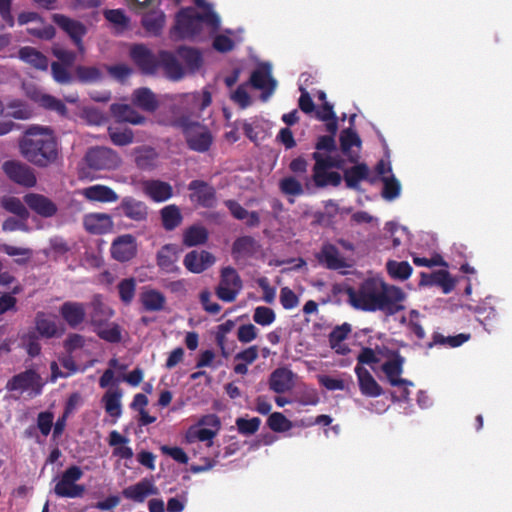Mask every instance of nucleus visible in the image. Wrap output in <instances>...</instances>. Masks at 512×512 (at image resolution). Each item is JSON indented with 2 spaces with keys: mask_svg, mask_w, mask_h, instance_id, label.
<instances>
[{
  "mask_svg": "<svg viewBox=\"0 0 512 512\" xmlns=\"http://www.w3.org/2000/svg\"><path fill=\"white\" fill-rule=\"evenodd\" d=\"M419 286H439L445 294L455 287V281L447 270H438L432 273L421 272Z\"/></svg>",
  "mask_w": 512,
  "mask_h": 512,
  "instance_id": "nucleus-25",
  "label": "nucleus"
},
{
  "mask_svg": "<svg viewBox=\"0 0 512 512\" xmlns=\"http://www.w3.org/2000/svg\"><path fill=\"white\" fill-rule=\"evenodd\" d=\"M23 200L30 210L43 218H51L58 212L56 203L43 194L27 193Z\"/></svg>",
  "mask_w": 512,
  "mask_h": 512,
  "instance_id": "nucleus-16",
  "label": "nucleus"
},
{
  "mask_svg": "<svg viewBox=\"0 0 512 512\" xmlns=\"http://www.w3.org/2000/svg\"><path fill=\"white\" fill-rule=\"evenodd\" d=\"M204 26L209 27L211 32L218 31L219 16L210 8L204 13H199L193 7H186L176 14L172 34L178 39L194 41L202 37Z\"/></svg>",
  "mask_w": 512,
  "mask_h": 512,
  "instance_id": "nucleus-3",
  "label": "nucleus"
},
{
  "mask_svg": "<svg viewBox=\"0 0 512 512\" xmlns=\"http://www.w3.org/2000/svg\"><path fill=\"white\" fill-rule=\"evenodd\" d=\"M347 296L352 307L365 312L381 311L393 316L405 309L404 291L378 278L365 279L357 289L348 288Z\"/></svg>",
  "mask_w": 512,
  "mask_h": 512,
  "instance_id": "nucleus-1",
  "label": "nucleus"
},
{
  "mask_svg": "<svg viewBox=\"0 0 512 512\" xmlns=\"http://www.w3.org/2000/svg\"><path fill=\"white\" fill-rule=\"evenodd\" d=\"M22 346L27 354L31 357H37L41 353V345L39 343V335L34 330H29L21 336Z\"/></svg>",
  "mask_w": 512,
  "mask_h": 512,
  "instance_id": "nucleus-49",
  "label": "nucleus"
},
{
  "mask_svg": "<svg viewBox=\"0 0 512 512\" xmlns=\"http://www.w3.org/2000/svg\"><path fill=\"white\" fill-rule=\"evenodd\" d=\"M2 169L12 182L23 187L31 188L37 183L34 170L26 163L18 160H8L2 164Z\"/></svg>",
  "mask_w": 512,
  "mask_h": 512,
  "instance_id": "nucleus-8",
  "label": "nucleus"
},
{
  "mask_svg": "<svg viewBox=\"0 0 512 512\" xmlns=\"http://www.w3.org/2000/svg\"><path fill=\"white\" fill-rule=\"evenodd\" d=\"M22 157L38 168H48L56 164L60 157V147L50 128L31 126L19 141Z\"/></svg>",
  "mask_w": 512,
  "mask_h": 512,
  "instance_id": "nucleus-2",
  "label": "nucleus"
},
{
  "mask_svg": "<svg viewBox=\"0 0 512 512\" xmlns=\"http://www.w3.org/2000/svg\"><path fill=\"white\" fill-rule=\"evenodd\" d=\"M312 158L315 161L313 172H316V177L320 178V172L330 168L343 169L345 160L339 156H323L320 152L312 153Z\"/></svg>",
  "mask_w": 512,
  "mask_h": 512,
  "instance_id": "nucleus-36",
  "label": "nucleus"
},
{
  "mask_svg": "<svg viewBox=\"0 0 512 512\" xmlns=\"http://www.w3.org/2000/svg\"><path fill=\"white\" fill-rule=\"evenodd\" d=\"M126 441L127 440H126L125 436L121 435L116 430H113L109 434V445L115 447L113 450V455L128 459V446L117 447L120 444H125Z\"/></svg>",
  "mask_w": 512,
  "mask_h": 512,
  "instance_id": "nucleus-55",
  "label": "nucleus"
},
{
  "mask_svg": "<svg viewBox=\"0 0 512 512\" xmlns=\"http://www.w3.org/2000/svg\"><path fill=\"white\" fill-rule=\"evenodd\" d=\"M144 193L154 202H164L173 196V188L168 182L146 180L142 183Z\"/></svg>",
  "mask_w": 512,
  "mask_h": 512,
  "instance_id": "nucleus-27",
  "label": "nucleus"
},
{
  "mask_svg": "<svg viewBox=\"0 0 512 512\" xmlns=\"http://www.w3.org/2000/svg\"><path fill=\"white\" fill-rule=\"evenodd\" d=\"M90 318L93 325H102L112 316V310L103 302L100 294L93 296L90 302Z\"/></svg>",
  "mask_w": 512,
  "mask_h": 512,
  "instance_id": "nucleus-31",
  "label": "nucleus"
},
{
  "mask_svg": "<svg viewBox=\"0 0 512 512\" xmlns=\"http://www.w3.org/2000/svg\"><path fill=\"white\" fill-rule=\"evenodd\" d=\"M208 230L201 225H192L183 233V244L186 247H194L207 242Z\"/></svg>",
  "mask_w": 512,
  "mask_h": 512,
  "instance_id": "nucleus-41",
  "label": "nucleus"
},
{
  "mask_svg": "<svg viewBox=\"0 0 512 512\" xmlns=\"http://www.w3.org/2000/svg\"><path fill=\"white\" fill-rule=\"evenodd\" d=\"M249 83L253 88L262 91L261 98L264 101L274 93L277 86V81L271 75V66L267 63L251 73Z\"/></svg>",
  "mask_w": 512,
  "mask_h": 512,
  "instance_id": "nucleus-12",
  "label": "nucleus"
},
{
  "mask_svg": "<svg viewBox=\"0 0 512 512\" xmlns=\"http://www.w3.org/2000/svg\"><path fill=\"white\" fill-rule=\"evenodd\" d=\"M83 227L90 234L102 235L112 230L113 221L106 213H88L83 217Z\"/></svg>",
  "mask_w": 512,
  "mask_h": 512,
  "instance_id": "nucleus-23",
  "label": "nucleus"
},
{
  "mask_svg": "<svg viewBox=\"0 0 512 512\" xmlns=\"http://www.w3.org/2000/svg\"><path fill=\"white\" fill-rule=\"evenodd\" d=\"M177 127L182 130L186 144L192 151L207 152L213 142L211 132L199 122L191 121L188 117H181L176 121Z\"/></svg>",
  "mask_w": 512,
  "mask_h": 512,
  "instance_id": "nucleus-4",
  "label": "nucleus"
},
{
  "mask_svg": "<svg viewBox=\"0 0 512 512\" xmlns=\"http://www.w3.org/2000/svg\"><path fill=\"white\" fill-rule=\"evenodd\" d=\"M404 363L405 358L398 351H395L392 353L391 358L382 364L381 369L391 386L413 385L411 381L401 378Z\"/></svg>",
  "mask_w": 512,
  "mask_h": 512,
  "instance_id": "nucleus-14",
  "label": "nucleus"
},
{
  "mask_svg": "<svg viewBox=\"0 0 512 512\" xmlns=\"http://www.w3.org/2000/svg\"><path fill=\"white\" fill-rule=\"evenodd\" d=\"M18 56L36 69L47 70L48 68V58L33 47L26 46L20 48Z\"/></svg>",
  "mask_w": 512,
  "mask_h": 512,
  "instance_id": "nucleus-37",
  "label": "nucleus"
},
{
  "mask_svg": "<svg viewBox=\"0 0 512 512\" xmlns=\"http://www.w3.org/2000/svg\"><path fill=\"white\" fill-rule=\"evenodd\" d=\"M81 194L92 202L110 203L118 199L117 194L111 188L100 184L82 189Z\"/></svg>",
  "mask_w": 512,
  "mask_h": 512,
  "instance_id": "nucleus-29",
  "label": "nucleus"
},
{
  "mask_svg": "<svg viewBox=\"0 0 512 512\" xmlns=\"http://www.w3.org/2000/svg\"><path fill=\"white\" fill-rule=\"evenodd\" d=\"M44 383L40 374L34 369H26L12 376L6 383V390L13 392L31 391L34 396L42 393Z\"/></svg>",
  "mask_w": 512,
  "mask_h": 512,
  "instance_id": "nucleus-7",
  "label": "nucleus"
},
{
  "mask_svg": "<svg viewBox=\"0 0 512 512\" xmlns=\"http://www.w3.org/2000/svg\"><path fill=\"white\" fill-rule=\"evenodd\" d=\"M315 257L320 265L329 270H340L350 267L346 259L340 254L338 248L329 242L322 245Z\"/></svg>",
  "mask_w": 512,
  "mask_h": 512,
  "instance_id": "nucleus-15",
  "label": "nucleus"
},
{
  "mask_svg": "<svg viewBox=\"0 0 512 512\" xmlns=\"http://www.w3.org/2000/svg\"><path fill=\"white\" fill-rule=\"evenodd\" d=\"M51 72L54 80L59 84H70L73 82V76L67 70L65 65L59 62H53L51 64Z\"/></svg>",
  "mask_w": 512,
  "mask_h": 512,
  "instance_id": "nucleus-58",
  "label": "nucleus"
},
{
  "mask_svg": "<svg viewBox=\"0 0 512 512\" xmlns=\"http://www.w3.org/2000/svg\"><path fill=\"white\" fill-rule=\"evenodd\" d=\"M280 303L284 309H293L298 303V296L289 287H283L280 291Z\"/></svg>",
  "mask_w": 512,
  "mask_h": 512,
  "instance_id": "nucleus-62",
  "label": "nucleus"
},
{
  "mask_svg": "<svg viewBox=\"0 0 512 512\" xmlns=\"http://www.w3.org/2000/svg\"><path fill=\"white\" fill-rule=\"evenodd\" d=\"M158 493L157 487L154 486L151 480L144 479L141 482L130 487V499L142 502L149 495H156Z\"/></svg>",
  "mask_w": 512,
  "mask_h": 512,
  "instance_id": "nucleus-46",
  "label": "nucleus"
},
{
  "mask_svg": "<svg viewBox=\"0 0 512 512\" xmlns=\"http://www.w3.org/2000/svg\"><path fill=\"white\" fill-rule=\"evenodd\" d=\"M160 218L162 226L166 231L175 230L183 221L181 210L175 204L163 207L160 210Z\"/></svg>",
  "mask_w": 512,
  "mask_h": 512,
  "instance_id": "nucleus-32",
  "label": "nucleus"
},
{
  "mask_svg": "<svg viewBox=\"0 0 512 512\" xmlns=\"http://www.w3.org/2000/svg\"><path fill=\"white\" fill-rule=\"evenodd\" d=\"M83 476L82 469L77 465L68 467L55 484L54 493L61 498H80L85 493V486L77 484Z\"/></svg>",
  "mask_w": 512,
  "mask_h": 512,
  "instance_id": "nucleus-5",
  "label": "nucleus"
},
{
  "mask_svg": "<svg viewBox=\"0 0 512 512\" xmlns=\"http://www.w3.org/2000/svg\"><path fill=\"white\" fill-rule=\"evenodd\" d=\"M212 294L209 290H202L199 294V300L203 309L209 314L216 315L220 312L221 306L211 301Z\"/></svg>",
  "mask_w": 512,
  "mask_h": 512,
  "instance_id": "nucleus-61",
  "label": "nucleus"
},
{
  "mask_svg": "<svg viewBox=\"0 0 512 512\" xmlns=\"http://www.w3.org/2000/svg\"><path fill=\"white\" fill-rule=\"evenodd\" d=\"M354 370L358 378L359 389L363 395L367 397H378L383 394L382 387L366 368L356 365Z\"/></svg>",
  "mask_w": 512,
  "mask_h": 512,
  "instance_id": "nucleus-26",
  "label": "nucleus"
},
{
  "mask_svg": "<svg viewBox=\"0 0 512 512\" xmlns=\"http://www.w3.org/2000/svg\"><path fill=\"white\" fill-rule=\"evenodd\" d=\"M383 182L382 197L386 200H394L400 195L401 185L395 176L381 177Z\"/></svg>",
  "mask_w": 512,
  "mask_h": 512,
  "instance_id": "nucleus-51",
  "label": "nucleus"
},
{
  "mask_svg": "<svg viewBox=\"0 0 512 512\" xmlns=\"http://www.w3.org/2000/svg\"><path fill=\"white\" fill-rule=\"evenodd\" d=\"M242 287L240 275L236 269L228 266L221 270L220 281L215 289V293L220 300L231 303L236 300Z\"/></svg>",
  "mask_w": 512,
  "mask_h": 512,
  "instance_id": "nucleus-6",
  "label": "nucleus"
},
{
  "mask_svg": "<svg viewBox=\"0 0 512 512\" xmlns=\"http://www.w3.org/2000/svg\"><path fill=\"white\" fill-rule=\"evenodd\" d=\"M267 425L274 432H285L292 426L291 422L280 412L271 413L267 419Z\"/></svg>",
  "mask_w": 512,
  "mask_h": 512,
  "instance_id": "nucleus-54",
  "label": "nucleus"
},
{
  "mask_svg": "<svg viewBox=\"0 0 512 512\" xmlns=\"http://www.w3.org/2000/svg\"><path fill=\"white\" fill-rule=\"evenodd\" d=\"M268 385L277 394L286 393L295 385V374L287 367L276 368L269 376Z\"/></svg>",
  "mask_w": 512,
  "mask_h": 512,
  "instance_id": "nucleus-20",
  "label": "nucleus"
},
{
  "mask_svg": "<svg viewBox=\"0 0 512 512\" xmlns=\"http://www.w3.org/2000/svg\"><path fill=\"white\" fill-rule=\"evenodd\" d=\"M122 393L118 388H110L103 396L105 410L110 416H119L121 413V399Z\"/></svg>",
  "mask_w": 512,
  "mask_h": 512,
  "instance_id": "nucleus-47",
  "label": "nucleus"
},
{
  "mask_svg": "<svg viewBox=\"0 0 512 512\" xmlns=\"http://www.w3.org/2000/svg\"><path fill=\"white\" fill-rule=\"evenodd\" d=\"M0 250L11 257L19 256V258L14 260V262L18 265H26L33 256V250L31 248L2 244L0 245Z\"/></svg>",
  "mask_w": 512,
  "mask_h": 512,
  "instance_id": "nucleus-48",
  "label": "nucleus"
},
{
  "mask_svg": "<svg viewBox=\"0 0 512 512\" xmlns=\"http://www.w3.org/2000/svg\"><path fill=\"white\" fill-rule=\"evenodd\" d=\"M179 248L175 244H166L157 252L156 261L161 271L168 274H176L180 272L179 266L176 264L179 258Z\"/></svg>",
  "mask_w": 512,
  "mask_h": 512,
  "instance_id": "nucleus-21",
  "label": "nucleus"
},
{
  "mask_svg": "<svg viewBox=\"0 0 512 512\" xmlns=\"http://www.w3.org/2000/svg\"><path fill=\"white\" fill-rule=\"evenodd\" d=\"M52 20L71 38L77 49L84 52L83 37L87 34L86 26L63 14H53Z\"/></svg>",
  "mask_w": 512,
  "mask_h": 512,
  "instance_id": "nucleus-11",
  "label": "nucleus"
},
{
  "mask_svg": "<svg viewBox=\"0 0 512 512\" xmlns=\"http://www.w3.org/2000/svg\"><path fill=\"white\" fill-rule=\"evenodd\" d=\"M176 54L185 63L186 68L191 72H195L202 66V54L196 48L179 46L176 50Z\"/></svg>",
  "mask_w": 512,
  "mask_h": 512,
  "instance_id": "nucleus-33",
  "label": "nucleus"
},
{
  "mask_svg": "<svg viewBox=\"0 0 512 512\" xmlns=\"http://www.w3.org/2000/svg\"><path fill=\"white\" fill-rule=\"evenodd\" d=\"M470 339V334L460 333L455 336H444L439 332H434L432 335V340L427 343V348L431 349L434 346H446L451 348H456L464 344L466 341Z\"/></svg>",
  "mask_w": 512,
  "mask_h": 512,
  "instance_id": "nucleus-38",
  "label": "nucleus"
},
{
  "mask_svg": "<svg viewBox=\"0 0 512 512\" xmlns=\"http://www.w3.org/2000/svg\"><path fill=\"white\" fill-rule=\"evenodd\" d=\"M215 261V256L206 250H192L185 255L183 264L189 272L200 274L210 268Z\"/></svg>",
  "mask_w": 512,
  "mask_h": 512,
  "instance_id": "nucleus-19",
  "label": "nucleus"
},
{
  "mask_svg": "<svg viewBox=\"0 0 512 512\" xmlns=\"http://www.w3.org/2000/svg\"><path fill=\"white\" fill-rule=\"evenodd\" d=\"M141 302L147 311H160L164 308L166 299L161 292L150 289L141 294Z\"/></svg>",
  "mask_w": 512,
  "mask_h": 512,
  "instance_id": "nucleus-44",
  "label": "nucleus"
},
{
  "mask_svg": "<svg viewBox=\"0 0 512 512\" xmlns=\"http://www.w3.org/2000/svg\"><path fill=\"white\" fill-rule=\"evenodd\" d=\"M261 420L258 417L251 419L237 418L236 425L239 433L243 435H252L256 433L260 427Z\"/></svg>",
  "mask_w": 512,
  "mask_h": 512,
  "instance_id": "nucleus-57",
  "label": "nucleus"
},
{
  "mask_svg": "<svg viewBox=\"0 0 512 512\" xmlns=\"http://www.w3.org/2000/svg\"><path fill=\"white\" fill-rule=\"evenodd\" d=\"M320 178L316 177V172H313V181L317 187H326L327 185H332L337 187L341 184L342 177L338 172L327 170L319 171Z\"/></svg>",
  "mask_w": 512,
  "mask_h": 512,
  "instance_id": "nucleus-52",
  "label": "nucleus"
},
{
  "mask_svg": "<svg viewBox=\"0 0 512 512\" xmlns=\"http://www.w3.org/2000/svg\"><path fill=\"white\" fill-rule=\"evenodd\" d=\"M116 368H118V360L116 358H112L109 361V368L105 370L99 379V385L101 388H106L114 383L128 382V373L125 371V366H120L123 371L119 372L117 376H115L114 372V369Z\"/></svg>",
  "mask_w": 512,
  "mask_h": 512,
  "instance_id": "nucleus-40",
  "label": "nucleus"
},
{
  "mask_svg": "<svg viewBox=\"0 0 512 512\" xmlns=\"http://www.w3.org/2000/svg\"><path fill=\"white\" fill-rule=\"evenodd\" d=\"M40 104L44 108L52 111H56L60 115H65L67 113L66 105L56 97L48 94H44L40 98Z\"/></svg>",
  "mask_w": 512,
  "mask_h": 512,
  "instance_id": "nucleus-59",
  "label": "nucleus"
},
{
  "mask_svg": "<svg viewBox=\"0 0 512 512\" xmlns=\"http://www.w3.org/2000/svg\"><path fill=\"white\" fill-rule=\"evenodd\" d=\"M111 256L119 262L128 261V234L117 237L111 244Z\"/></svg>",
  "mask_w": 512,
  "mask_h": 512,
  "instance_id": "nucleus-50",
  "label": "nucleus"
},
{
  "mask_svg": "<svg viewBox=\"0 0 512 512\" xmlns=\"http://www.w3.org/2000/svg\"><path fill=\"white\" fill-rule=\"evenodd\" d=\"M141 23L146 32L159 35L165 23V14L161 10H151L142 16Z\"/></svg>",
  "mask_w": 512,
  "mask_h": 512,
  "instance_id": "nucleus-39",
  "label": "nucleus"
},
{
  "mask_svg": "<svg viewBox=\"0 0 512 512\" xmlns=\"http://www.w3.org/2000/svg\"><path fill=\"white\" fill-rule=\"evenodd\" d=\"M59 313L69 327L77 328L86 318V306L82 302L66 301L60 306Z\"/></svg>",
  "mask_w": 512,
  "mask_h": 512,
  "instance_id": "nucleus-24",
  "label": "nucleus"
},
{
  "mask_svg": "<svg viewBox=\"0 0 512 512\" xmlns=\"http://www.w3.org/2000/svg\"><path fill=\"white\" fill-rule=\"evenodd\" d=\"M130 59L146 74H153L158 68V54H153L142 44L130 46Z\"/></svg>",
  "mask_w": 512,
  "mask_h": 512,
  "instance_id": "nucleus-17",
  "label": "nucleus"
},
{
  "mask_svg": "<svg viewBox=\"0 0 512 512\" xmlns=\"http://www.w3.org/2000/svg\"><path fill=\"white\" fill-rule=\"evenodd\" d=\"M280 191L285 195L300 196L304 193L302 184L292 176L280 180Z\"/></svg>",
  "mask_w": 512,
  "mask_h": 512,
  "instance_id": "nucleus-53",
  "label": "nucleus"
},
{
  "mask_svg": "<svg viewBox=\"0 0 512 512\" xmlns=\"http://www.w3.org/2000/svg\"><path fill=\"white\" fill-rule=\"evenodd\" d=\"M54 415L50 411L40 412L37 417V426L43 436H48L53 426Z\"/></svg>",
  "mask_w": 512,
  "mask_h": 512,
  "instance_id": "nucleus-63",
  "label": "nucleus"
},
{
  "mask_svg": "<svg viewBox=\"0 0 512 512\" xmlns=\"http://www.w3.org/2000/svg\"><path fill=\"white\" fill-rule=\"evenodd\" d=\"M386 269L391 278L400 281L407 280L413 272L412 266L407 261L389 260L386 263Z\"/></svg>",
  "mask_w": 512,
  "mask_h": 512,
  "instance_id": "nucleus-45",
  "label": "nucleus"
},
{
  "mask_svg": "<svg viewBox=\"0 0 512 512\" xmlns=\"http://www.w3.org/2000/svg\"><path fill=\"white\" fill-rule=\"evenodd\" d=\"M276 315L273 309L266 306H258L254 310L253 320L261 326H268L275 321Z\"/></svg>",
  "mask_w": 512,
  "mask_h": 512,
  "instance_id": "nucleus-56",
  "label": "nucleus"
},
{
  "mask_svg": "<svg viewBox=\"0 0 512 512\" xmlns=\"http://www.w3.org/2000/svg\"><path fill=\"white\" fill-rule=\"evenodd\" d=\"M340 150L350 163H356L360 159L362 141L351 127L343 129L339 136Z\"/></svg>",
  "mask_w": 512,
  "mask_h": 512,
  "instance_id": "nucleus-18",
  "label": "nucleus"
},
{
  "mask_svg": "<svg viewBox=\"0 0 512 512\" xmlns=\"http://www.w3.org/2000/svg\"><path fill=\"white\" fill-rule=\"evenodd\" d=\"M75 79L82 84H94L104 79V72L97 66L78 65L74 70Z\"/></svg>",
  "mask_w": 512,
  "mask_h": 512,
  "instance_id": "nucleus-34",
  "label": "nucleus"
},
{
  "mask_svg": "<svg viewBox=\"0 0 512 512\" xmlns=\"http://www.w3.org/2000/svg\"><path fill=\"white\" fill-rule=\"evenodd\" d=\"M37 334L45 338H53L58 334V327L54 320L44 312H38L35 317V330Z\"/></svg>",
  "mask_w": 512,
  "mask_h": 512,
  "instance_id": "nucleus-42",
  "label": "nucleus"
},
{
  "mask_svg": "<svg viewBox=\"0 0 512 512\" xmlns=\"http://www.w3.org/2000/svg\"><path fill=\"white\" fill-rule=\"evenodd\" d=\"M0 205L7 212L18 216L23 221H26L29 218L28 209L26 208L24 203L17 197L4 196L0 201Z\"/></svg>",
  "mask_w": 512,
  "mask_h": 512,
  "instance_id": "nucleus-43",
  "label": "nucleus"
},
{
  "mask_svg": "<svg viewBox=\"0 0 512 512\" xmlns=\"http://www.w3.org/2000/svg\"><path fill=\"white\" fill-rule=\"evenodd\" d=\"M84 160L90 169L110 170L118 165L119 159L112 149L96 146L88 149Z\"/></svg>",
  "mask_w": 512,
  "mask_h": 512,
  "instance_id": "nucleus-9",
  "label": "nucleus"
},
{
  "mask_svg": "<svg viewBox=\"0 0 512 512\" xmlns=\"http://www.w3.org/2000/svg\"><path fill=\"white\" fill-rule=\"evenodd\" d=\"M189 198L203 208H214L217 204L216 189L204 180H192L188 184Z\"/></svg>",
  "mask_w": 512,
  "mask_h": 512,
  "instance_id": "nucleus-10",
  "label": "nucleus"
},
{
  "mask_svg": "<svg viewBox=\"0 0 512 512\" xmlns=\"http://www.w3.org/2000/svg\"><path fill=\"white\" fill-rule=\"evenodd\" d=\"M135 163L142 170H151L156 166L157 151L150 146H141L134 149Z\"/></svg>",
  "mask_w": 512,
  "mask_h": 512,
  "instance_id": "nucleus-35",
  "label": "nucleus"
},
{
  "mask_svg": "<svg viewBox=\"0 0 512 512\" xmlns=\"http://www.w3.org/2000/svg\"><path fill=\"white\" fill-rule=\"evenodd\" d=\"M132 102L136 107L150 113L155 112L159 107L155 94L146 87L134 90Z\"/></svg>",
  "mask_w": 512,
  "mask_h": 512,
  "instance_id": "nucleus-30",
  "label": "nucleus"
},
{
  "mask_svg": "<svg viewBox=\"0 0 512 512\" xmlns=\"http://www.w3.org/2000/svg\"><path fill=\"white\" fill-rule=\"evenodd\" d=\"M162 68L166 77L173 81L182 79L185 69L177 59V54L161 50L158 52V68Z\"/></svg>",
  "mask_w": 512,
  "mask_h": 512,
  "instance_id": "nucleus-22",
  "label": "nucleus"
},
{
  "mask_svg": "<svg viewBox=\"0 0 512 512\" xmlns=\"http://www.w3.org/2000/svg\"><path fill=\"white\" fill-rule=\"evenodd\" d=\"M351 331L350 325L344 323L341 326H336L329 334V343L332 348L336 347L340 342L345 340Z\"/></svg>",
  "mask_w": 512,
  "mask_h": 512,
  "instance_id": "nucleus-60",
  "label": "nucleus"
},
{
  "mask_svg": "<svg viewBox=\"0 0 512 512\" xmlns=\"http://www.w3.org/2000/svg\"><path fill=\"white\" fill-rule=\"evenodd\" d=\"M256 337L257 328L253 324H244L238 328L237 338L241 343H249Z\"/></svg>",
  "mask_w": 512,
  "mask_h": 512,
  "instance_id": "nucleus-64",
  "label": "nucleus"
},
{
  "mask_svg": "<svg viewBox=\"0 0 512 512\" xmlns=\"http://www.w3.org/2000/svg\"><path fill=\"white\" fill-rule=\"evenodd\" d=\"M260 249L259 242L252 236H241L232 244V255L235 259L253 257Z\"/></svg>",
  "mask_w": 512,
  "mask_h": 512,
  "instance_id": "nucleus-28",
  "label": "nucleus"
},
{
  "mask_svg": "<svg viewBox=\"0 0 512 512\" xmlns=\"http://www.w3.org/2000/svg\"><path fill=\"white\" fill-rule=\"evenodd\" d=\"M353 164L352 167L343 171V179L347 188L359 191L362 181H367L370 184L377 181V177L371 175L370 168L366 163L358 161Z\"/></svg>",
  "mask_w": 512,
  "mask_h": 512,
  "instance_id": "nucleus-13",
  "label": "nucleus"
}]
</instances>
